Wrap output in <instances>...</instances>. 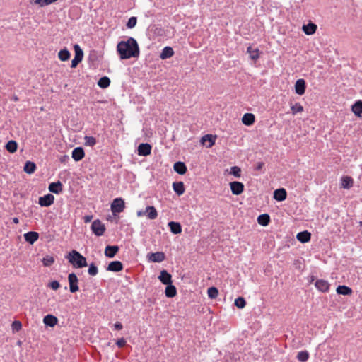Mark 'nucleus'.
Wrapping results in <instances>:
<instances>
[{"label": "nucleus", "mask_w": 362, "mask_h": 362, "mask_svg": "<svg viewBox=\"0 0 362 362\" xmlns=\"http://www.w3.org/2000/svg\"><path fill=\"white\" fill-rule=\"evenodd\" d=\"M117 52L121 59L138 58L140 54L139 46L137 41L132 37L127 40H122L117 45Z\"/></svg>", "instance_id": "obj_1"}, {"label": "nucleus", "mask_w": 362, "mask_h": 362, "mask_svg": "<svg viewBox=\"0 0 362 362\" xmlns=\"http://www.w3.org/2000/svg\"><path fill=\"white\" fill-rule=\"evenodd\" d=\"M66 258L75 268H83L88 265L86 258L75 250L69 252Z\"/></svg>", "instance_id": "obj_2"}, {"label": "nucleus", "mask_w": 362, "mask_h": 362, "mask_svg": "<svg viewBox=\"0 0 362 362\" xmlns=\"http://www.w3.org/2000/svg\"><path fill=\"white\" fill-rule=\"evenodd\" d=\"M124 208V201L120 197L115 198L111 204V211L114 215L122 212Z\"/></svg>", "instance_id": "obj_3"}, {"label": "nucleus", "mask_w": 362, "mask_h": 362, "mask_svg": "<svg viewBox=\"0 0 362 362\" xmlns=\"http://www.w3.org/2000/svg\"><path fill=\"white\" fill-rule=\"evenodd\" d=\"M74 48L75 51V56L74 58L71 60V68H76L78 66V64L82 61L83 57V52L78 45H75L74 46Z\"/></svg>", "instance_id": "obj_4"}, {"label": "nucleus", "mask_w": 362, "mask_h": 362, "mask_svg": "<svg viewBox=\"0 0 362 362\" xmlns=\"http://www.w3.org/2000/svg\"><path fill=\"white\" fill-rule=\"evenodd\" d=\"M91 230L96 236H101L105 231V226L99 219H97L93 221Z\"/></svg>", "instance_id": "obj_5"}, {"label": "nucleus", "mask_w": 362, "mask_h": 362, "mask_svg": "<svg viewBox=\"0 0 362 362\" xmlns=\"http://www.w3.org/2000/svg\"><path fill=\"white\" fill-rule=\"evenodd\" d=\"M68 281L69 284V290L71 293H76L78 291V279L75 273H71L68 276Z\"/></svg>", "instance_id": "obj_6"}, {"label": "nucleus", "mask_w": 362, "mask_h": 362, "mask_svg": "<svg viewBox=\"0 0 362 362\" xmlns=\"http://www.w3.org/2000/svg\"><path fill=\"white\" fill-rule=\"evenodd\" d=\"M54 201V197L51 194H47L39 198V204L41 206L47 207L51 206Z\"/></svg>", "instance_id": "obj_7"}, {"label": "nucleus", "mask_w": 362, "mask_h": 362, "mask_svg": "<svg viewBox=\"0 0 362 362\" xmlns=\"http://www.w3.org/2000/svg\"><path fill=\"white\" fill-rule=\"evenodd\" d=\"M152 147L148 143H142L139 145L137 153L139 156H147L151 154Z\"/></svg>", "instance_id": "obj_8"}, {"label": "nucleus", "mask_w": 362, "mask_h": 362, "mask_svg": "<svg viewBox=\"0 0 362 362\" xmlns=\"http://www.w3.org/2000/svg\"><path fill=\"white\" fill-rule=\"evenodd\" d=\"M232 194L234 195L240 194L244 190V185L238 181H233L230 183Z\"/></svg>", "instance_id": "obj_9"}, {"label": "nucleus", "mask_w": 362, "mask_h": 362, "mask_svg": "<svg viewBox=\"0 0 362 362\" xmlns=\"http://www.w3.org/2000/svg\"><path fill=\"white\" fill-rule=\"evenodd\" d=\"M148 260L152 262H162L165 259V255L163 252H156L148 254Z\"/></svg>", "instance_id": "obj_10"}, {"label": "nucleus", "mask_w": 362, "mask_h": 362, "mask_svg": "<svg viewBox=\"0 0 362 362\" xmlns=\"http://www.w3.org/2000/svg\"><path fill=\"white\" fill-rule=\"evenodd\" d=\"M329 284L327 281L324 279H318L315 283V288L323 293L328 292L329 290Z\"/></svg>", "instance_id": "obj_11"}, {"label": "nucleus", "mask_w": 362, "mask_h": 362, "mask_svg": "<svg viewBox=\"0 0 362 362\" xmlns=\"http://www.w3.org/2000/svg\"><path fill=\"white\" fill-rule=\"evenodd\" d=\"M306 88L305 81L303 78L298 79L295 83V92L296 94L302 95L305 93Z\"/></svg>", "instance_id": "obj_12"}, {"label": "nucleus", "mask_w": 362, "mask_h": 362, "mask_svg": "<svg viewBox=\"0 0 362 362\" xmlns=\"http://www.w3.org/2000/svg\"><path fill=\"white\" fill-rule=\"evenodd\" d=\"M85 156V152L82 147L75 148L71 153V157L75 161L81 160Z\"/></svg>", "instance_id": "obj_13"}, {"label": "nucleus", "mask_w": 362, "mask_h": 362, "mask_svg": "<svg viewBox=\"0 0 362 362\" xmlns=\"http://www.w3.org/2000/svg\"><path fill=\"white\" fill-rule=\"evenodd\" d=\"M158 279L165 285H168L173 283L171 274L165 269L160 272Z\"/></svg>", "instance_id": "obj_14"}, {"label": "nucleus", "mask_w": 362, "mask_h": 362, "mask_svg": "<svg viewBox=\"0 0 362 362\" xmlns=\"http://www.w3.org/2000/svg\"><path fill=\"white\" fill-rule=\"evenodd\" d=\"M48 189L52 193L59 194L63 190V185L60 181L51 182L49 185Z\"/></svg>", "instance_id": "obj_15"}, {"label": "nucleus", "mask_w": 362, "mask_h": 362, "mask_svg": "<svg viewBox=\"0 0 362 362\" xmlns=\"http://www.w3.org/2000/svg\"><path fill=\"white\" fill-rule=\"evenodd\" d=\"M286 197L287 192L284 188H279L274 192V199L278 202L284 201Z\"/></svg>", "instance_id": "obj_16"}, {"label": "nucleus", "mask_w": 362, "mask_h": 362, "mask_svg": "<svg viewBox=\"0 0 362 362\" xmlns=\"http://www.w3.org/2000/svg\"><path fill=\"white\" fill-rule=\"evenodd\" d=\"M25 240L30 243L33 244L39 238V234L35 231H29L23 235Z\"/></svg>", "instance_id": "obj_17"}, {"label": "nucleus", "mask_w": 362, "mask_h": 362, "mask_svg": "<svg viewBox=\"0 0 362 362\" xmlns=\"http://www.w3.org/2000/svg\"><path fill=\"white\" fill-rule=\"evenodd\" d=\"M117 245H107L105 250V255L109 258H113L119 251Z\"/></svg>", "instance_id": "obj_18"}, {"label": "nucleus", "mask_w": 362, "mask_h": 362, "mask_svg": "<svg viewBox=\"0 0 362 362\" xmlns=\"http://www.w3.org/2000/svg\"><path fill=\"white\" fill-rule=\"evenodd\" d=\"M123 269V264L120 261L111 262L107 268V271L118 272L122 271Z\"/></svg>", "instance_id": "obj_19"}, {"label": "nucleus", "mask_w": 362, "mask_h": 362, "mask_svg": "<svg viewBox=\"0 0 362 362\" xmlns=\"http://www.w3.org/2000/svg\"><path fill=\"white\" fill-rule=\"evenodd\" d=\"M168 225L172 233L177 235L182 233V226L179 222L170 221Z\"/></svg>", "instance_id": "obj_20"}, {"label": "nucleus", "mask_w": 362, "mask_h": 362, "mask_svg": "<svg viewBox=\"0 0 362 362\" xmlns=\"http://www.w3.org/2000/svg\"><path fill=\"white\" fill-rule=\"evenodd\" d=\"M296 238L299 242L305 243L310 240L311 234L307 230L299 232L296 235Z\"/></svg>", "instance_id": "obj_21"}, {"label": "nucleus", "mask_w": 362, "mask_h": 362, "mask_svg": "<svg viewBox=\"0 0 362 362\" xmlns=\"http://www.w3.org/2000/svg\"><path fill=\"white\" fill-rule=\"evenodd\" d=\"M216 136L211 134H206L201 139V142L203 145H206L208 147H211L215 144Z\"/></svg>", "instance_id": "obj_22"}, {"label": "nucleus", "mask_w": 362, "mask_h": 362, "mask_svg": "<svg viewBox=\"0 0 362 362\" xmlns=\"http://www.w3.org/2000/svg\"><path fill=\"white\" fill-rule=\"evenodd\" d=\"M174 170L180 174V175H184L187 172V167L185 163L182 161H177L174 163L173 165Z\"/></svg>", "instance_id": "obj_23"}, {"label": "nucleus", "mask_w": 362, "mask_h": 362, "mask_svg": "<svg viewBox=\"0 0 362 362\" xmlns=\"http://www.w3.org/2000/svg\"><path fill=\"white\" fill-rule=\"evenodd\" d=\"M57 322L58 319L52 315H47L45 316L43 319L44 324L49 327H54L57 325Z\"/></svg>", "instance_id": "obj_24"}, {"label": "nucleus", "mask_w": 362, "mask_h": 362, "mask_svg": "<svg viewBox=\"0 0 362 362\" xmlns=\"http://www.w3.org/2000/svg\"><path fill=\"white\" fill-rule=\"evenodd\" d=\"M165 296L168 298H173L177 294V289L176 287L173 285L172 284H170L168 285H166L165 290Z\"/></svg>", "instance_id": "obj_25"}, {"label": "nucleus", "mask_w": 362, "mask_h": 362, "mask_svg": "<svg viewBox=\"0 0 362 362\" xmlns=\"http://www.w3.org/2000/svg\"><path fill=\"white\" fill-rule=\"evenodd\" d=\"M145 212L147 217L151 220L156 219L158 216V212L156 208L153 206H146Z\"/></svg>", "instance_id": "obj_26"}, {"label": "nucleus", "mask_w": 362, "mask_h": 362, "mask_svg": "<svg viewBox=\"0 0 362 362\" xmlns=\"http://www.w3.org/2000/svg\"><path fill=\"white\" fill-rule=\"evenodd\" d=\"M174 54V51L173 49V48L171 47H165L160 54V59H168L170 57H171L172 56H173Z\"/></svg>", "instance_id": "obj_27"}, {"label": "nucleus", "mask_w": 362, "mask_h": 362, "mask_svg": "<svg viewBox=\"0 0 362 362\" xmlns=\"http://www.w3.org/2000/svg\"><path fill=\"white\" fill-rule=\"evenodd\" d=\"M255 115L252 113H245L242 117V122L245 125L250 126L255 122Z\"/></svg>", "instance_id": "obj_28"}, {"label": "nucleus", "mask_w": 362, "mask_h": 362, "mask_svg": "<svg viewBox=\"0 0 362 362\" xmlns=\"http://www.w3.org/2000/svg\"><path fill=\"white\" fill-rule=\"evenodd\" d=\"M173 188L174 192L178 195L180 196L185 192V186L182 182H175L173 184Z\"/></svg>", "instance_id": "obj_29"}, {"label": "nucleus", "mask_w": 362, "mask_h": 362, "mask_svg": "<svg viewBox=\"0 0 362 362\" xmlns=\"http://www.w3.org/2000/svg\"><path fill=\"white\" fill-rule=\"evenodd\" d=\"M351 110L357 117L362 115V100H357L351 107Z\"/></svg>", "instance_id": "obj_30"}, {"label": "nucleus", "mask_w": 362, "mask_h": 362, "mask_svg": "<svg viewBox=\"0 0 362 362\" xmlns=\"http://www.w3.org/2000/svg\"><path fill=\"white\" fill-rule=\"evenodd\" d=\"M337 293L340 295L349 296L352 293V290L345 285H339L337 288Z\"/></svg>", "instance_id": "obj_31"}, {"label": "nucleus", "mask_w": 362, "mask_h": 362, "mask_svg": "<svg viewBox=\"0 0 362 362\" xmlns=\"http://www.w3.org/2000/svg\"><path fill=\"white\" fill-rule=\"evenodd\" d=\"M317 25L313 23H310L303 26V30L306 35H313L315 33Z\"/></svg>", "instance_id": "obj_32"}, {"label": "nucleus", "mask_w": 362, "mask_h": 362, "mask_svg": "<svg viewBox=\"0 0 362 362\" xmlns=\"http://www.w3.org/2000/svg\"><path fill=\"white\" fill-rule=\"evenodd\" d=\"M257 222L262 226H267L270 222V216L267 214H263L257 217Z\"/></svg>", "instance_id": "obj_33"}, {"label": "nucleus", "mask_w": 362, "mask_h": 362, "mask_svg": "<svg viewBox=\"0 0 362 362\" xmlns=\"http://www.w3.org/2000/svg\"><path fill=\"white\" fill-rule=\"evenodd\" d=\"M247 52L250 54V57L253 61H256L259 57V49H253L251 46L248 47L247 49Z\"/></svg>", "instance_id": "obj_34"}, {"label": "nucleus", "mask_w": 362, "mask_h": 362, "mask_svg": "<svg viewBox=\"0 0 362 362\" xmlns=\"http://www.w3.org/2000/svg\"><path fill=\"white\" fill-rule=\"evenodd\" d=\"M23 170L26 173L32 174L36 170V165L35 163L32 161H26Z\"/></svg>", "instance_id": "obj_35"}, {"label": "nucleus", "mask_w": 362, "mask_h": 362, "mask_svg": "<svg viewBox=\"0 0 362 362\" xmlns=\"http://www.w3.org/2000/svg\"><path fill=\"white\" fill-rule=\"evenodd\" d=\"M353 185V179L349 176L341 177V187L344 189H349Z\"/></svg>", "instance_id": "obj_36"}, {"label": "nucleus", "mask_w": 362, "mask_h": 362, "mask_svg": "<svg viewBox=\"0 0 362 362\" xmlns=\"http://www.w3.org/2000/svg\"><path fill=\"white\" fill-rule=\"evenodd\" d=\"M5 148L9 153H14L17 151L18 144L16 141L11 140L7 142V144L5 146Z\"/></svg>", "instance_id": "obj_37"}, {"label": "nucleus", "mask_w": 362, "mask_h": 362, "mask_svg": "<svg viewBox=\"0 0 362 362\" xmlns=\"http://www.w3.org/2000/svg\"><path fill=\"white\" fill-rule=\"evenodd\" d=\"M110 84V79L107 76H103L98 81V85L101 88H106Z\"/></svg>", "instance_id": "obj_38"}, {"label": "nucleus", "mask_w": 362, "mask_h": 362, "mask_svg": "<svg viewBox=\"0 0 362 362\" xmlns=\"http://www.w3.org/2000/svg\"><path fill=\"white\" fill-rule=\"evenodd\" d=\"M70 55V52L66 48L61 49L58 53V57L62 62L67 61L69 59Z\"/></svg>", "instance_id": "obj_39"}, {"label": "nucleus", "mask_w": 362, "mask_h": 362, "mask_svg": "<svg viewBox=\"0 0 362 362\" xmlns=\"http://www.w3.org/2000/svg\"><path fill=\"white\" fill-rule=\"evenodd\" d=\"M296 358L300 362H306L309 358V353L308 351H299L296 356Z\"/></svg>", "instance_id": "obj_40"}, {"label": "nucleus", "mask_w": 362, "mask_h": 362, "mask_svg": "<svg viewBox=\"0 0 362 362\" xmlns=\"http://www.w3.org/2000/svg\"><path fill=\"white\" fill-rule=\"evenodd\" d=\"M208 296L211 299L216 298L218 295V291L216 287H210L207 291Z\"/></svg>", "instance_id": "obj_41"}, {"label": "nucleus", "mask_w": 362, "mask_h": 362, "mask_svg": "<svg viewBox=\"0 0 362 362\" xmlns=\"http://www.w3.org/2000/svg\"><path fill=\"white\" fill-rule=\"evenodd\" d=\"M85 144L88 146L93 147L96 144V139L93 136H86L84 137Z\"/></svg>", "instance_id": "obj_42"}, {"label": "nucleus", "mask_w": 362, "mask_h": 362, "mask_svg": "<svg viewBox=\"0 0 362 362\" xmlns=\"http://www.w3.org/2000/svg\"><path fill=\"white\" fill-rule=\"evenodd\" d=\"M235 305L238 308H243L246 305V301L244 298L238 297L235 300Z\"/></svg>", "instance_id": "obj_43"}, {"label": "nucleus", "mask_w": 362, "mask_h": 362, "mask_svg": "<svg viewBox=\"0 0 362 362\" xmlns=\"http://www.w3.org/2000/svg\"><path fill=\"white\" fill-rule=\"evenodd\" d=\"M88 273L90 276H94L98 274V269L94 263H91L89 264Z\"/></svg>", "instance_id": "obj_44"}, {"label": "nucleus", "mask_w": 362, "mask_h": 362, "mask_svg": "<svg viewBox=\"0 0 362 362\" xmlns=\"http://www.w3.org/2000/svg\"><path fill=\"white\" fill-rule=\"evenodd\" d=\"M54 262V258L52 256L47 255L42 259L43 265L45 267L51 266Z\"/></svg>", "instance_id": "obj_45"}, {"label": "nucleus", "mask_w": 362, "mask_h": 362, "mask_svg": "<svg viewBox=\"0 0 362 362\" xmlns=\"http://www.w3.org/2000/svg\"><path fill=\"white\" fill-rule=\"evenodd\" d=\"M291 110L293 115H296L298 112H301L303 111V107L298 103L291 107Z\"/></svg>", "instance_id": "obj_46"}, {"label": "nucleus", "mask_w": 362, "mask_h": 362, "mask_svg": "<svg viewBox=\"0 0 362 362\" xmlns=\"http://www.w3.org/2000/svg\"><path fill=\"white\" fill-rule=\"evenodd\" d=\"M230 174L234 175L235 177L241 176V169L238 166H233L230 168Z\"/></svg>", "instance_id": "obj_47"}, {"label": "nucleus", "mask_w": 362, "mask_h": 362, "mask_svg": "<svg viewBox=\"0 0 362 362\" xmlns=\"http://www.w3.org/2000/svg\"><path fill=\"white\" fill-rule=\"evenodd\" d=\"M136 23H137V18L135 16H132L129 18V20L126 24V26L127 27V28L132 29L136 26Z\"/></svg>", "instance_id": "obj_48"}, {"label": "nucleus", "mask_w": 362, "mask_h": 362, "mask_svg": "<svg viewBox=\"0 0 362 362\" xmlns=\"http://www.w3.org/2000/svg\"><path fill=\"white\" fill-rule=\"evenodd\" d=\"M22 328V323L18 320H15L11 324V329L12 331L14 332H18Z\"/></svg>", "instance_id": "obj_49"}, {"label": "nucleus", "mask_w": 362, "mask_h": 362, "mask_svg": "<svg viewBox=\"0 0 362 362\" xmlns=\"http://www.w3.org/2000/svg\"><path fill=\"white\" fill-rule=\"evenodd\" d=\"M54 3V0H35V4L39 5L41 7L46 6Z\"/></svg>", "instance_id": "obj_50"}, {"label": "nucleus", "mask_w": 362, "mask_h": 362, "mask_svg": "<svg viewBox=\"0 0 362 362\" xmlns=\"http://www.w3.org/2000/svg\"><path fill=\"white\" fill-rule=\"evenodd\" d=\"M49 286L52 289L56 291L60 287V284H59V281H52L49 283Z\"/></svg>", "instance_id": "obj_51"}, {"label": "nucleus", "mask_w": 362, "mask_h": 362, "mask_svg": "<svg viewBox=\"0 0 362 362\" xmlns=\"http://www.w3.org/2000/svg\"><path fill=\"white\" fill-rule=\"evenodd\" d=\"M116 344L118 347H123L125 346L126 344V341L124 338H121V339H119L117 341H116Z\"/></svg>", "instance_id": "obj_52"}, {"label": "nucleus", "mask_w": 362, "mask_h": 362, "mask_svg": "<svg viewBox=\"0 0 362 362\" xmlns=\"http://www.w3.org/2000/svg\"><path fill=\"white\" fill-rule=\"evenodd\" d=\"M123 328V325H122L121 322H116L115 324H114V329L115 330H121Z\"/></svg>", "instance_id": "obj_53"}, {"label": "nucleus", "mask_w": 362, "mask_h": 362, "mask_svg": "<svg viewBox=\"0 0 362 362\" xmlns=\"http://www.w3.org/2000/svg\"><path fill=\"white\" fill-rule=\"evenodd\" d=\"M264 163L263 162H258L256 164L255 169L256 170H261L262 169V168L264 167Z\"/></svg>", "instance_id": "obj_54"}, {"label": "nucleus", "mask_w": 362, "mask_h": 362, "mask_svg": "<svg viewBox=\"0 0 362 362\" xmlns=\"http://www.w3.org/2000/svg\"><path fill=\"white\" fill-rule=\"evenodd\" d=\"M69 159V156H67V155H64L63 156H62V157L59 158V160H60V161H61L62 163L65 162V161L68 160Z\"/></svg>", "instance_id": "obj_55"}, {"label": "nucleus", "mask_w": 362, "mask_h": 362, "mask_svg": "<svg viewBox=\"0 0 362 362\" xmlns=\"http://www.w3.org/2000/svg\"><path fill=\"white\" fill-rule=\"evenodd\" d=\"M93 216H86L84 217V222L85 223H88L91 221Z\"/></svg>", "instance_id": "obj_56"}, {"label": "nucleus", "mask_w": 362, "mask_h": 362, "mask_svg": "<svg viewBox=\"0 0 362 362\" xmlns=\"http://www.w3.org/2000/svg\"><path fill=\"white\" fill-rule=\"evenodd\" d=\"M136 214H137V216L139 217H140V216H142L145 215L146 212L143 211H138Z\"/></svg>", "instance_id": "obj_57"}, {"label": "nucleus", "mask_w": 362, "mask_h": 362, "mask_svg": "<svg viewBox=\"0 0 362 362\" xmlns=\"http://www.w3.org/2000/svg\"><path fill=\"white\" fill-rule=\"evenodd\" d=\"M13 222L15 223H18L19 221H18V218H13Z\"/></svg>", "instance_id": "obj_58"}, {"label": "nucleus", "mask_w": 362, "mask_h": 362, "mask_svg": "<svg viewBox=\"0 0 362 362\" xmlns=\"http://www.w3.org/2000/svg\"><path fill=\"white\" fill-rule=\"evenodd\" d=\"M57 0H54V2L57 1Z\"/></svg>", "instance_id": "obj_59"}]
</instances>
